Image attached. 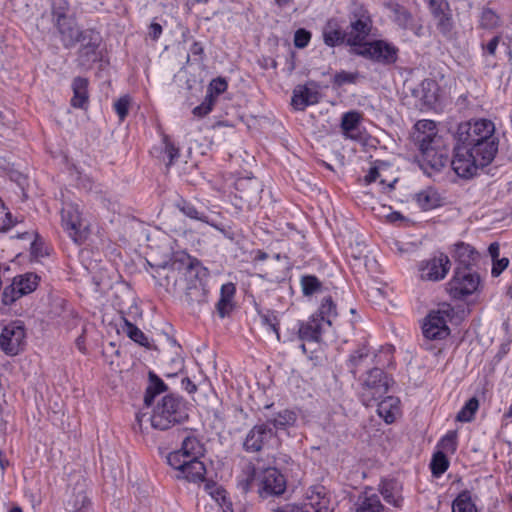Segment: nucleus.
I'll return each instance as SVG.
<instances>
[{"label": "nucleus", "instance_id": "obj_1", "mask_svg": "<svg viewBox=\"0 0 512 512\" xmlns=\"http://www.w3.org/2000/svg\"><path fill=\"white\" fill-rule=\"evenodd\" d=\"M188 418L185 401L173 394L163 396L153 407L148 420L154 429L165 431Z\"/></svg>", "mask_w": 512, "mask_h": 512}, {"label": "nucleus", "instance_id": "obj_2", "mask_svg": "<svg viewBox=\"0 0 512 512\" xmlns=\"http://www.w3.org/2000/svg\"><path fill=\"white\" fill-rule=\"evenodd\" d=\"M180 261L185 265V276L190 282L186 292L187 298L192 302H205L208 293L205 284L209 276L208 269L200 261L190 256H183Z\"/></svg>", "mask_w": 512, "mask_h": 512}, {"label": "nucleus", "instance_id": "obj_3", "mask_svg": "<svg viewBox=\"0 0 512 512\" xmlns=\"http://www.w3.org/2000/svg\"><path fill=\"white\" fill-rule=\"evenodd\" d=\"M392 383V379L380 368L370 369L362 381L360 398L365 406H371L374 402L384 397Z\"/></svg>", "mask_w": 512, "mask_h": 512}, {"label": "nucleus", "instance_id": "obj_4", "mask_svg": "<svg viewBox=\"0 0 512 512\" xmlns=\"http://www.w3.org/2000/svg\"><path fill=\"white\" fill-rule=\"evenodd\" d=\"M454 316V309L449 304H442L437 310L431 311L424 320L422 332L430 340L446 338L450 329L448 322Z\"/></svg>", "mask_w": 512, "mask_h": 512}, {"label": "nucleus", "instance_id": "obj_5", "mask_svg": "<svg viewBox=\"0 0 512 512\" xmlns=\"http://www.w3.org/2000/svg\"><path fill=\"white\" fill-rule=\"evenodd\" d=\"M499 140L495 135V125L488 119H477L459 127L458 142L464 146Z\"/></svg>", "mask_w": 512, "mask_h": 512}, {"label": "nucleus", "instance_id": "obj_6", "mask_svg": "<svg viewBox=\"0 0 512 512\" xmlns=\"http://www.w3.org/2000/svg\"><path fill=\"white\" fill-rule=\"evenodd\" d=\"M480 285V276L473 268L456 267L454 275L447 283L451 297L461 300L475 293Z\"/></svg>", "mask_w": 512, "mask_h": 512}, {"label": "nucleus", "instance_id": "obj_7", "mask_svg": "<svg viewBox=\"0 0 512 512\" xmlns=\"http://www.w3.org/2000/svg\"><path fill=\"white\" fill-rule=\"evenodd\" d=\"M392 346L383 347L378 354L371 355L369 349L363 345L351 353L347 361L350 372L356 376L359 369L368 366L370 363L385 366L389 365L392 359Z\"/></svg>", "mask_w": 512, "mask_h": 512}, {"label": "nucleus", "instance_id": "obj_8", "mask_svg": "<svg viewBox=\"0 0 512 512\" xmlns=\"http://www.w3.org/2000/svg\"><path fill=\"white\" fill-rule=\"evenodd\" d=\"M26 346V329L21 321L5 325L0 334V349L8 356L18 355Z\"/></svg>", "mask_w": 512, "mask_h": 512}, {"label": "nucleus", "instance_id": "obj_9", "mask_svg": "<svg viewBox=\"0 0 512 512\" xmlns=\"http://www.w3.org/2000/svg\"><path fill=\"white\" fill-rule=\"evenodd\" d=\"M276 432L270 426V422L257 424L252 427L243 442V449L246 452L254 453L277 444Z\"/></svg>", "mask_w": 512, "mask_h": 512}, {"label": "nucleus", "instance_id": "obj_10", "mask_svg": "<svg viewBox=\"0 0 512 512\" xmlns=\"http://www.w3.org/2000/svg\"><path fill=\"white\" fill-rule=\"evenodd\" d=\"M62 227L75 243H82L87 237V227L83 223L79 207L65 202L61 209Z\"/></svg>", "mask_w": 512, "mask_h": 512}, {"label": "nucleus", "instance_id": "obj_11", "mask_svg": "<svg viewBox=\"0 0 512 512\" xmlns=\"http://www.w3.org/2000/svg\"><path fill=\"white\" fill-rule=\"evenodd\" d=\"M39 281L40 277L32 272L15 276L12 283L4 289L2 302L10 305L17 299L32 293L38 287Z\"/></svg>", "mask_w": 512, "mask_h": 512}, {"label": "nucleus", "instance_id": "obj_12", "mask_svg": "<svg viewBox=\"0 0 512 512\" xmlns=\"http://www.w3.org/2000/svg\"><path fill=\"white\" fill-rule=\"evenodd\" d=\"M450 268V259L442 252L422 260L418 264L419 276L424 281H441L447 276Z\"/></svg>", "mask_w": 512, "mask_h": 512}, {"label": "nucleus", "instance_id": "obj_13", "mask_svg": "<svg viewBox=\"0 0 512 512\" xmlns=\"http://www.w3.org/2000/svg\"><path fill=\"white\" fill-rule=\"evenodd\" d=\"M420 166L427 174L440 172L450 162L449 149L444 143L420 150Z\"/></svg>", "mask_w": 512, "mask_h": 512}, {"label": "nucleus", "instance_id": "obj_14", "mask_svg": "<svg viewBox=\"0 0 512 512\" xmlns=\"http://www.w3.org/2000/svg\"><path fill=\"white\" fill-rule=\"evenodd\" d=\"M398 49L383 40L364 43L358 54L382 64H392L397 60Z\"/></svg>", "mask_w": 512, "mask_h": 512}, {"label": "nucleus", "instance_id": "obj_15", "mask_svg": "<svg viewBox=\"0 0 512 512\" xmlns=\"http://www.w3.org/2000/svg\"><path fill=\"white\" fill-rule=\"evenodd\" d=\"M425 2L435 20L437 30L445 38H450L454 22L449 3L446 0H425Z\"/></svg>", "mask_w": 512, "mask_h": 512}, {"label": "nucleus", "instance_id": "obj_16", "mask_svg": "<svg viewBox=\"0 0 512 512\" xmlns=\"http://www.w3.org/2000/svg\"><path fill=\"white\" fill-rule=\"evenodd\" d=\"M261 496L281 495L286 490V478L275 467H268L261 471L259 475Z\"/></svg>", "mask_w": 512, "mask_h": 512}, {"label": "nucleus", "instance_id": "obj_17", "mask_svg": "<svg viewBox=\"0 0 512 512\" xmlns=\"http://www.w3.org/2000/svg\"><path fill=\"white\" fill-rule=\"evenodd\" d=\"M454 150V157L449 162L454 172L462 178L474 176L477 169L481 166L477 164L474 157L470 156L469 150L460 142H458Z\"/></svg>", "mask_w": 512, "mask_h": 512}, {"label": "nucleus", "instance_id": "obj_18", "mask_svg": "<svg viewBox=\"0 0 512 512\" xmlns=\"http://www.w3.org/2000/svg\"><path fill=\"white\" fill-rule=\"evenodd\" d=\"M414 129L413 139L419 150L444 143L442 137L438 135L436 123L432 120H419Z\"/></svg>", "mask_w": 512, "mask_h": 512}, {"label": "nucleus", "instance_id": "obj_19", "mask_svg": "<svg viewBox=\"0 0 512 512\" xmlns=\"http://www.w3.org/2000/svg\"><path fill=\"white\" fill-rule=\"evenodd\" d=\"M303 504L310 512H333L331 494L323 485L309 487Z\"/></svg>", "mask_w": 512, "mask_h": 512}, {"label": "nucleus", "instance_id": "obj_20", "mask_svg": "<svg viewBox=\"0 0 512 512\" xmlns=\"http://www.w3.org/2000/svg\"><path fill=\"white\" fill-rule=\"evenodd\" d=\"M204 454V447L194 436H187L183 439L179 450L169 453L167 461L169 465H180V459H200Z\"/></svg>", "mask_w": 512, "mask_h": 512}, {"label": "nucleus", "instance_id": "obj_21", "mask_svg": "<svg viewBox=\"0 0 512 512\" xmlns=\"http://www.w3.org/2000/svg\"><path fill=\"white\" fill-rule=\"evenodd\" d=\"M320 100V92L315 82L305 85H297L293 90L292 105L296 110L303 111L308 106L317 104Z\"/></svg>", "mask_w": 512, "mask_h": 512}, {"label": "nucleus", "instance_id": "obj_22", "mask_svg": "<svg viewBox=\"0 0 512 512\" xmlns=\"http://www.w3.org/2000/svg\"><path fill=\"white\" fill-rule=\"evenodd\" d=\"M100 37L93 30H85L80 39L81 47L79 49L78 60L83 67H90L92 63L97 61V48L99 46Z\"/></svg>", "mask_w": 512, "mask_h": 512}, {"label": "nucleus", "instance_id": "obj_23", "mask_svg": "<svg viewBox=\"0 0 512 512\" xmlns=\"http://www.w3.org/2000/svg\"><path fill=\"white\" fill-rule=\"evenodd\" d=\"M177 474L178 479H185L189 482H202L205 478L206 468L200 459H180V465H170Z\"/></svg>", "mask_w": 512, "mask_h": 512}, {"label": "nucleus", "instance_id": "obj_24", "mask_svg": "<svg viewBox=\"0 0 512 512\" xmlns=\"http://www.w3.org/2000/svg\"><path fill=\"white\" fill-rule=\"evenodd\" d=\"M499 140H491L483 143H474L471 146H465L470 156L474 157L477 164L482 167L488 166L495 158L498 152Z\"/></svg>", "mask_w": 512, "mask_h": 512}, {"label": "nucleus", "instance_id": "obj_25", "mask_svg": "<svg viewBox=\"0 0 512 512\" xmlns=\"http://www.w3.org/2000/svg\"><path fill=\"white\" fill-rule=\"evenodd\" d=\"M54 26L65 48L73 47L80 41L84 32L79 29L73 16L54 23Z\"/></svg>", "mask_w": 512, "mask_h": 512}, {"label": "nucleus", "instance_id": "obj_26", "mask_svg": "<svg viewBox=\"0 0 512 512\" xmlns=\"http://www.w3.org/2000/svg\"><path fill=\"white\" fill-rule=\"evenodd\" d=\"M390 166L383 161H376L374 165L369 169L368 173L364 177L366 184L378 182L383 192H388L394 188V184L397 182V178L388 180L386 174L389 172Z\"/></svg>", "mask_w": 512, "mask_h": 512}, {"label": "nucleus", "instance_id": "obj_27", "mask_svg": "<svg viewBox=\"0 0 512 512\" xmlns=\"http://www.w3.org/2000/svg\"><path fill=\"white\" fill-rule=\"evenodd\" d=\"M372 22L370 17L362 14L359 18L352 21L350 24V30L348 33V45L350 46H361L363 41L369 35L371 31Z\"/></svg>", "mask_w": 512, "mask_h": 512}, {"label": "nucleus", "instance_id": "obj_28", "mask_svg": "<svg viewBox=\"0 0 512 512\" xmlns=\"http://www.w3.org/2000/svg\"><path fill=\"white\" fill-rule=\"evenodd\" d=\"M393 13V21L402 29L412 31L416 36L420 37L423 34V26L421 23L415 21L412 14L403 6L399 4H392L390 6Z\"/></svg>", "mask_w": 512, "mask_h": 512}, {"label": "nucleus", "instance_id": "obj_29", "mask_svg": "<svg viewBox=\"0 0 512 512\" xmlns=\"http://www.w3.org/2000/svg\"><path fill=\"white\" fill-rule=\"evenodd\" d=\"M452 257L457 262L456 267L473 268L479 258V254L471 245L457 242L454 244Z\"/></svg>", "mask_w": 512, "mask_h": 512}, {"label": "nucleus", "instance_id": "obj_30", "mask_svg": "<svg viewBox=\"0 0 512 512\" xmlns=\"http://www.w3.org/2000/svg\"><path fill=\"white\" fill-rule=\"evenodd\" d=\"M400 483L393 479H384L379 484V492L384 500L395 507H400L403 502Z\"/></svg>", "mask_w": 512, "mask_h": 512}, {"label": "nucleus", "instance_id": "obj_31", "mask_svg": "<svg viewBox=\"0 0 512 512\" xmlns=\"http://www.w3.org/2000/svg\"><path fill=\"white\" fill-rule=\"evenodd\" d=\"M362 120V114L352 110L344 113L341 117L340 128L345 138L358 140L360 138L358 128Z\"/></svg>", "mask_w": 512, "mask_h": 512}, {"label": "nucleus", "instance_id": "obj_32", "mask_svg": "<svg viewBox=\"0 0 512 512\" xmlns=\"http://www.w3.org/2000/svg\"><path fill=\"white\" fill-rule=\"evenodd\" d=\"M356 512H385L379 496L371 488L359 496Z\"/></svg>", "mask_w": 512, "mask_h": 512}, {"label": "nucleus", "instance_id": "obj_33", "mask_svg": "<svg viewBox=\"0 0 512 512\" xmlns=\"http://www.w3.org/2000/svg\"><path fill=\"white\" fill-rule=\"evenodd\" d=\"M376 403L378 415L383 418L386 423L394 422L399 412V400L393 396H384Z\"/></svg>", "mask_w": 512, "mask_h": 512}, {"label": "nucleus", "instance_id": "obj_34", "mask_svg": "<svg viewBox=\"0 0 512 512\" xmlns=\"http://www.w3.org/2000/svg\"><path fill=\"white\" fill-rule=\"evenodd\" d=\"M323 38L326 45L334 47L343 43L348 44V33L342 31L336 21H328L323 30Z\"/></svg>", "mask_w": 512, "mask_h": 512}, {"label": "nucleus", "instance_id": "obj_35", "mask_svg": "<svg viewBox=\"0 0 512 512\" xmlns=\"http://www.w3.org/2000/svg\"><path fill=\"white\" fill-rule=\"evenodd\" d=\"M72 90L71 105L74 108L84 109L88 103V80L83 77H76L72 82Z\"/></svg>", "mask_w": 512, "mask_h": 512}, {"label": "nucleus", "instance_id": "obj_36", "mask_svg": "<svg viewBox=\"0 0 512 512\" xmlns=\"http://www.w3.org/2000/svg\"><path fill=\"white\" fill-rule=\"evenodd\" d=\"M236 288L231 282L221 286L220 299L216 305L218 314L221 318L226 317L232 310V299L235 295Z\"/></svg>", "mask_w": 512, "mask_h": 512}, {"label": "nucleus", "instance_id": "obj_37", "mask_svg": "<svg viewBox=\"0 0 512 512\" xmlns=\"http://www.w3.org/2000/svg\"><path fill=\"white\" fill-rule=\"evenodd\" d=\"M167 386L155 373L149 372V384L144 396V404L149 407L154 402L155 397L166 391Z\"/></svg>", "mask_w": 512, "mask_h": 512}, {"label": "nucleus", "instance_id": "obj_38", "mask_svg": "<svg viewBox=\"0 0 512 512\" xmlns=\"http://www.w3.org/2000/svg\"><path fill=\"white\" fill-rule=\"evenodd\" d=\"M175 207L190 219L209 223V218L204 212L199 211L194 204L183 198H179L175 201Z\"/></svg>", "mask_w": 512, "mask_h": 512}, {"label": "nucleus", "instance_id": "obj_39", "mask_svg": "<svg viewBox=\"0 0 512 512\" xmlns=\"http://www.w3.org/2000/svg\"><path fill=\"white\" fill-rule=\"evenodd\" d=\"M321 336V325L318 321L312 320L306 324H301L298 329V338L302 341L317 342Z\"/></svg>", "mask_w": 512, "mask_h": 512}, {"label": "nucleus", "instance_id": "obj_40", "mask_svg": "<svg viewBox=\"0 0 512 512\" xmlns=\"http://www.w3.org/2000/svg\"><path fill=\"white\" fill-rule=\"evenodd\" d=\"M318 311L321 320L327 323L329 326L332 325L333 321L336 319L338 315L337 306L331 296H325L321 300V304L319 306Z\"/></svg>", "mask_w": 512, "mask_h": 512}, {"label": "nucleus", "instance_id": "obj_41", "mask_svg": "<svg viewBox=\"0 0 512 512\" xmlns=\"http://www.w3.org/2000/svg\"><path fill=\"white\" fill-rule=\"evenodd\" d=\"M297 420V415L291 410H283L279 412L274 418L268 419L266 422H270V426L273 430L285 429L289 426H293Z\"/></svg>", "mask_w": 512, "mask_h": 512}, {"label": "nucleus", "instance_id": "obj_42", "mask_svg": "<svg viewBox=\"0 0 512 512\" xmlns=\"http://www.w3.org/2000/svg\"><path fill=\"white\" fill-rule=\"evenodd\" d=\"M452 512H477L476 505L469 491H462L455 498L452 504Z\"/></svg>", "mask_w": 512, "mask_h": 512}, {"label": "nucleus", "instance_id": "obj_43", "mask_svg": "<svg viewBox=\"0 0 512 512\" xmlns=\"http://www.w3.org/2000/svg\"><path fill=\"white\" fill-rule=\"evenodd\" d=\"M417 205L424 211L438 206L439 198L433 190H423L415 195Z\"/></svg>", "mask_w": 512, "mask_h": 512}, {"label": "nucleus", "instance_id": "obj_44", "mask_svg": "<svg viewBox=\"0 0 512 512\" xmlns=\"http://www.w3.org/2000/svg\"><path fill=\"white\" fill-rule=\"evenodd\" d=\"M438 85L434 80L425 79L421 83L422 100L428 104H434L438 99Z\"/></svg>", "mask_w": 512, "mask_h": 512}, {"label": "nucleus", "instance_id": "obj_45", "mask_svg": "<svg viewBox=\"0 0 512 512\" xmlns=\"http://www.w3.org/2000/svg\"><path fill=\"white\" fill-rule=\"evenodd\" d=\"M300 285L304 296H312L322 290L321 281L314 275H303Z\"/></svg>", "mask_w": 512, "mask_h": 512}, {"label": "nucleus", "instance_id": "obj_46", "mask_svg": "<svg viewBox=\"0 0 512 512\" xmlns=\"http://www.w3.org/2000/svg\"><path fill=\"white\" fill-rule=\"evenodd\" d=\"M122 330L134 342L138 343L143 347H149V341L147 336L137 326H135L126 319H124V325L122 327Z\"/></svg>", "mask_w": 512, "mask_h": 512}, {"label": "nucleus", "instance_id": "obj_47", "mask_svg": "<svg viewBox=\"0 0 512 512\" xmlns=\"http://www.w3.org/2000/svg\"><path fill=\"white\" fill-rule=\"evenodd\" d=\"M261 319V323L267 327V329L276 334L277 340L280 341L279 333V320L275 311L265 310L258 311Z\"/></svg>", "mask_w": 512, "mask_h": 512}, {"label": "nucleus", "instance_id": "obj_48", "mask_svg": "<svg viewBox=\"0 0 512 512\" xmlns=\"http://www.w3.org/2000/svg\"><path fill=\"white\" fill-rule=\"evenodd\" d=\"M480 25L485 29H494L501 25V18L493 9L485 7L481 12Z\"/></svg>", "mask_w": 512, "mask_h": 512}, {"label": "nucleus", "instance_id": "obj_49", "mask_svg": "<svg viewBox=\"0 0 512 512\" xmlns=\"http://www.w3.org/2000/svg\"><path fill=\"white\" fill-rule=\"evenodd\" d=\"M478 407V399L476 397L470 398L457 413L456 420L460 422H470L478 410Z\"/></svg>", "mask_w": 512, "mask_h": 512}, {"label": "nucleus", "instance_id": "obj_50", "mask_svg": "<svg viewBox=\"0 0 512 512\" xmlns=\"http://www.w3.org/2000/svg\"><path fill=\"white\" fill-rule=\"evenodd\" d=\"M449 467V461L443 451L436 452L431 460L430 468L436 477L441 476Z\"/></svg>", "mask_w": 512, "mask_h": 512}, {"label": "nucleus", "instance_id": "obj_51", "mask_svg": "<svg viewBox=\"0 0 512 512\" xmlns=\"http://www.w3.org/2000/svg\"><path fill=\"white\" fill-rule=\"evenodd\" d=\"M72 17L69 14V3L66 0H52V20L56 23Z\"/></svg>", "mask_w": 512, "mask_h": 512}, {"label": "nucleus", "instance_id": "obj_52", "mask_svg": "<svg viewBox=\"0 0 512 512\" xmlns=\"http://www.w3.org/2000/svg\"><path fill=\"white\" fill-rule=\"evenodd\" d=\"M438 445L443 451L453 454L457 449V433L449 431L441 438Z\"/></svg>", "mask_w": 512, "mask_h": 512}, {"label": "nucleus", "instance_id": "obj_53", "mask_svg": "<svg viewBox=\"0 0 512 512\" xmlns=\"http://www.w3.org/2000/svg\"><path fill=\"white\" fill-rule=\"evenodd\" d=\"M227 87L228 84L224 78L219 77L213 79L209 84L207 95H211L212 99L215 101L220 94L226 91Z\"/></svg>", "mask_w": 512, "mask_h": 512}, {"label": "nucleus", "instance_id": "obj_54", "mask_svg": "<svg viewBox=\"0 0 512 512\" xmlns=\"http://www.w3.org/2000/svg\"><path fill=\"white\" fill-rule=\"evenodd\" d=\"M237 186H238V189L241 192H243L242 188H244L245 186H253L252 187V193L246 194V195H241L240 197L241 198H246L250 202L258 199V195H259V192H260V185H259V183L257 181L243 180V181H239L237 183Z\"/></svg>", "mask_w": 512, "mask_h": 512}, {"label": "nucleus", "instance_id": "obj_55", "mask_svg": "<svg viewBox=\"0 0 512 512\" xmlns=\"http://www.w3.org/2000/svg\"><path fill=\"white\" fill-rule=\"evenodd\" d=\"M358 78V73L340 71L334 75L333 84L340 87L345 84H354Z\"/></svg>", "mask_w": 512, "mask_h": 512}, {"label": "nucleus", "instance_id": "obj_56", "mask_svg": "<svg viewBox=\"0 0 512 512\" xmlns=\"http://www.w3.org/2000/svg\"><path fill=\"white\" fill-rule=\"evenodd\" d=\"M129 106H130V97L128 95L120 97L115 103H114V109L117 113L119 119L123 121L129 112Z\"/></svg>", "mask_w": 512, "mask_h": 512}, {"label": "nucleus", "instance_id": "obj_57", "mask_svg": "<svg viewBox=\"0 0 512 512\" xmlns=\"http://www.w3.org/2000/svg\"><path fill=\"white\" fill-rule=\"evenodd\" d=\"M164 153L168 158L167 165H172L174 161L179 157V149L170 141L168 136H164Z\"/></svg>", "mask_w": 512, "mask_h": 512}, {"label": "nucleus", "instance_id": "obj_58", "mask_svg": "<svg viewBox=\"0 0 512 512\" xmlns=\"http://www.w3.org/2000/svg\"><path fill=\"white\" fill-rule=\"evenodd\" d=\"M214 104L215 101L212 99L211 95H206L203 102L193 109V114L198 117H203L212 111Z\"/></svg>", "mask_w": 512, "mask_h": 512}, {"label": "nucleus", "instance_id": "obj_59", "mask_svg": "<svg viewBox=\"0 0 512 512\" xmlns=\"http://www.w3.org/2000/svg\"><path fill=\"white\" fill-rule=\"evenodd\" d=\"M311 39V33L305 29H298L294 35V45L297 48H305Z\"/></svg>", "mask_w": 512, "mask_h": 512}, {"label": "nucleus", "instance_id": "obj_60", "mask_svg": "<svg viewBox=\"0 0 512 512\" xmlns=\"http://www.w3.org/2000/svg\"><path fill=\"white\" fill-rule=\"evenodd\" d=\"M208 224L211 225L212 227H214L220 233H222L223 236L225 238L229 239L230 241H235L237 239V237H238V233L235 230H233L231 227L221 226V225H218V224H214V223H212L210 221H209Z\"/></svg>", "mask_w": 512, "mask_h": 512}, {"label": "nucleus", "instance_id": "obj_61", "mask_svg": "<svg viewBox=\"0 0 512 512\" xmlns=\"http://www.w3.org/2000/svg\"><path fill=\"white\" fill-rule=\"evenodd\" d=\"M509 260L507 258L498 259L494 262L492 267V275L499 276L508 266Z\"/></svg>", "mask_w": 512, "mask_h": 512}, {"label": "nucleus", "instance_id": "obj_62", "mask_svg": "<svg viewBox=\"0 0 512 512\" xmlns=\"http://www.w3.org/2000/svg\"><path fill=\"white\" fill-rule=\"evenodd\" d=\"M499 42H500V37L499 36H494L487 44L486 46L484 47L485 51L489 54V55H495L496 53V50H497V47L499 45Z\"/></svg>", "mask_w": 512, "mask_h": 512}, {"label": "nucleus", "instance_id": "obj_63", "mask_svg": "<svg viewBox=\"0 0 512 512\" xmlns=\"http://www.w3.org/2000/svg\"><path fill=\"white\" fill-rule=\"evenodd\" d=\"M162 34V27L158 23H152L149 27V36L153 40H157Z\"/></svg>", "mask_w": 512, "mask_h": 512}, {"label": "nucleus", "instance_id": "obj_64", "mask_svg": "<svg viewBox=\"0 0 512 512\" xmlns=\"http://www.w3.org/2000/svg\"><path fill=\"white\" fill-rule=\"evenodd\" d=\"M273 512H301L298 508V504H285L278 507Z\"/></svg>", "mask_w": 512, "mask_h": 512}]
</instances>
